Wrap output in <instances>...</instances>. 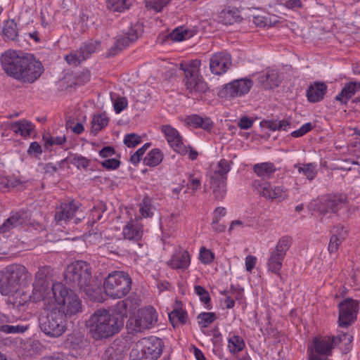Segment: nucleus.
<instances>
[{
  "instance_id": "1",
  "label": "nucleus",
  "mask_w": 360,
  "mask_h": 360,
  "mask_svg": "<svg viewBox=\"0 0 360 360\" xmlns=\"http://www.w3.org/2000/svg\"><path fill=\"white\" fill-rule=\"evenodd\" d=\"M35 285L34 300H42L48 310H56L65 317L71 318L82 311V302L77 295L72 292L64 284L55 283L51 288H48L46 280V292H41L42 288Z\"/></svg>"
},
{
  "instance_id": "2",
  "label": "nucleus",
  "mask_w": 360,
  "mask_h": 360,
  "mask_svg": "<svg viewBox=\"0 0 360 360\" xmlns=\"http://www.w3.org/2000/svg\"><path fill=\"white\" fill-rule=\"evenodd\" d=\"M86 328L95 340H103L118 333L123 327V320L105 309L96 310L88 319Z\"/></svg>"
},
{
  "instance_id": "3",
  "label": "nucleus",
  "mask_w": 360,
  "mask_h": 360,
  "mask_svg": "<svg viewBox=\"0 0 360 360\" xmlns=\"http://www.w3.org/2000/svg\"><path fill=\"white\" fill-rule=\"evenodd\" d=\"M200 60H192L180 64L184 72V84L189 98L199 99L207 90V85L200 73Z\"/></svg>"
},
{
  "instance_id": "4",
  "label": "nucleus",
  "mask_w": 360,
  "mask_h": 360,
  "mask_svg": "<svg viewBox=\"0 0 360 360\" xmlns=\"http://www.w3.org/2000/svg\"><path fill=\"white\" fill-rule=\"evenodd\" d=\"M231 163L227 160L221 159L210 165L207 176L214 198L217 200H221L226 195L227 174L231 169Z\"/></svg>"
},
{
  "instance_id": "5",
  "label": "nucleus",
  "mask_w": 360,
  "mask_h": 360,
  "mask_svg": "<svg viewBox=\"0 0 360 360\" xmlns=\"http://www.w3.org/2000/svg\"><path fill=\"white\" fill-rule=\"evenodd\" d=\"M161 339L156 337L143 338L136 342L130 352V360H156L162 352Z\"/></svg>"
},
{
  "instance_id": "6",
  "label": "nucleus",
  "mask_w": 360,
  "mask_h": 360,
  "mask_svg": "<svg viewBox=\"0 0 360 360\" xmlns=\"http://www.w3.org/2000/svg\"><path fill=\"white\" fill-rule=\"evenodd\" d=\"M105 294L112 299L126 296L131 288V279L128 274L115 271L108 275L103 282Z\"/></svg>"
},
{
  "instance_id": "7",
  "label": "nucleus",
  "mask_w": 360,
  "mask_h": 360,
  "mask_svg": "<svg viewBox=\"0 0 360 360\" xmlns=\"http://www.w3.org/2000/svg\"><path fill=\"white\" fill-rule=\"evenodd\" d=\"M27 272L25 266L13 264L0 271V293L9 296L19 289L20 281L25 279Z\"/></svg>"
},
{
  "instance_id": "8",
  "label": "nucleus",
  "mask_w": 360,
  "mask_h": 360,
  "mask_svg": "<svg viewBox=\"0 0 360 360\" xmlns=\"http://www.w3.org/2000/svg\"><path fill=\"white\" fill-rule=\"evenodd\" d=\"M44 273L40 269L36 274L35 281L33 284L32 294L25 292L23 289L19 288L14 292L7 297L6 303L11 304L13 308L20 311H25L28 307L30 302H37L40 300H34V293L35 291V285H39V288H42L41 292L44 295L46 292V278L43 277Z\"/></svg>"
},
{
  "instance_id": "9",
  "label": "nucleus",
  "mask_w": 360,
  "mask_h": 360,
  "mask_svg": "<svg viewBox=\"0 0 360 360\" xmlns=\"http://www.w3.org/2000/svg\"><path fill=\"white\" fill-rule=\"evenodd\" d=\"M158 315L153 307L139 309L129 319L127 326L133 333L150 329L157 325Z\"/></svg>"
},
{
  "instance_id": "10",
  "label": "nucleus",
  "mask_w": 360,
  "mask_h": 360,
  "mask_svg": "<svg viewBox=\"0 0 360 360\" xmlns=\"http://www.w3.org/2000/svg\"><path fill=\"white\" fill-rule=\"evenodd\" d=\"M49 311L47 315L39 319L40 329L50 338H58L67 330V318L54 309Z\"/></svg>"
},
{
  "instance_id": "11",
  "label": "nucleus",
  "mask_w": 360,
  "mask_h": 360,
  "mask_svg": "<svg viewBox=\"0 0 360 360\" xmlns=\"http://www.w3.org/2000/svg\"><path fill=\"white\" fill-rule=\"evenodd\" d=\"M65 278L67 281L77 283L81 290L86 291V287L91 281L89 264L82 260L72 262L65 271Z\"/></svg>"
},
{
  "instance_id": "12",
  "label": "nucleus",
  "mask_w": 360,
  "mask_h": 360,
  "mask_svg": "<svg viewBox=\"0 0 360 360\" xmlns=\"http://www.w3.org/2000/svg\"><path fill=\"white\" fill-rule=\"evenodd\" d=\"M253 186L261 196L273 202H281L288 197V190L283 185L258 180L254 181Z\"/></svg>"
},
{
  "instance_id": "13",
  "label": "nucleus",
  "mask_w": 360,
  "mask_h": 360,
  "mask_svg": "<svg viewBox=\"0 0 360 360\" xmlns=\"http://www.w3.org/2000/svg\"><path fill=\"white\" fill-rule=\"evenodd\" d=\"M337 338L330 336L314 338L308 346L309 360H326L331 355Z\"/></svg>"
},
{
  "instance_id": "14",
  "label": "nucleus",
  "mask_w": 360,
  "mask_h": 360,
  "mask_svg": "<svg viewBox=\"0 0 360 360\" xmlns=\"http://www.w3.org/2000/svg\"><path fill=\"white\" fill-rule=\"evenodd\" d=\"M345 196L328 195L319 198L310 203L309 208L320 215L336 212L345 203Z\"/></svg>"
},
{
  "instance_id": "15",
  "label": "nucleus",
  "mask_w": 360,
  "mask_h": 360,
  "mask_svg": "<svg viewBox=\"0 0 360 360\" xmlns=\"http://www.w3.org/2000/svg\"><path fill=\"white\" fill-rule=\"evenodd\" d=\"M132 209H124L122 214H126L129 218L122 228V235L125 240L139 242L143 236V225L141 222V217L135 216L132 217Z\"/></svg>"
},
{
  "instance_id": "16",
  "label": "nucleus",
  "mask_w": 360,
  "mask_h": 360,
  "mask_svg": "<svg viewBox=\"0 0 360 360\" xmlns=\"http://www.w3.org/2000/svg\"><path fill=\"white\" fill-rule=\"evenodd\" d=\"M43 70L41 62L32 58L26 57L23 65L18 70V74L15 79L24 82L32 83L40 77Z\"/></svg>"
},
{
  "instance_id": "17",
  "label": "nucleus",
  "mask_w": 360,
  "mask_h": 360,
  "mask_svg": "<svg viewBox=\"0 0 360 360\" xmlns=\"http://www.w3.org/2000/svg\"><path fill=\"white\" fill-rule=\"evenodd\" d=\"M338 308V325L341 327L347 328L356 319L359 303L353 299L347 298L340 302Z\"/></svg>"
},
{
  "instance_id": "18",
  "label": "nucleus",
  "mask_w": 360,
  "mask_h": 360,
  "mask_svg": "<svg viewBox=\"0 0 360 360\" xmlns=\"http://www.w3.org/2000/svg\"><path fill=\"white\" fill-rule=\"evenodd\" d=\"M25 58L21 52L8 50L1 56V64L7 75L15 78Z\"/></svg>"
},
{
  "instance_id": "19",
  "label": "nucleus",
  "mask_w": 360,
  "mask_h": 360,
  "mask_svg": "<svg viewBox=\"0 0 360 360\" xmlns=\"http://www.w3.org/2000/svg\"><path fill=\"white\" fill-rule=\"evenodd\" d=\"M169 146L179 154L188 153V146L177 129L169 124L162 125L160 128Z\"/></svg>"
},
{
  "instance_id": "20",
  "label": "nucleus",
  "mask_w": 360,
  "mask_h": 360,
  "mask_svg": "<svg viewBox=\"0 0 360 360\" xmlns=\"http://www.w3.org/2000/svg\"><path fill=\"white\" fill-rule=\"evenodd\" d=\"M231 65V56L225 52L217 53L210 59V70L214 75H220L225 73Z\"/></svg>"
},
{
  "instance_id": "21",
  "label": "nucleus",
  "mask_w": 360,
  "mask_h": 360,
  "mask_svg": "<svg viewBox=\"0 0 360 360\" xmlns=\"http://www.w3.org/2000/svg\"><path fill=\"white\" fill-rule=\"evenodd\" d=\"M252 85L253 82L250 79L242 78L226 84L225 89L226 94L230 96L238 97L248 94Z\"/></svg>"
},
{
  "instance_id": "22",
  "label": "nucleus",
  "mask_w": 360,
  "mask_h": 360,
  "mask_svg": "<svg viewBox=\"0 0 360 360\" xmlns=\"http://www.w3.org/2000/svg\"><path fill=\"white\" fill-rule=\"evenodd\" d=\"M348 236L347 229L342 226H337L333 228L330 237L328 250L330 255L336 254L342 243Z\"/></svg>"
},
{
  "instance_id": "23",
  "label": "nucleus",
  "mask_w": 360,
  "mask_h": 360,
  "mask_svg": "<svg viewBox=\"0 0 360 360\" xmlns=\"http://www.w3.org/2000/svg\"><path fill=\"white\" fill-rule=\"evenodd\" d=\"M174 269L186 270L191 265V255L185 250H179L174 252L167 262Z\"/></svg>"
},
{
  "instance_id": "24",
  "label": "nucleus",
  "mask_w": 360,
  "mask_h": 360,
  "mask_svg": "<svg viewBox=\"0 0 360 360\" xmlns=\"http://www.w3.org/2000/svg\"><path fill=\"white\" fill-rule=\"evenodd\" d=\"M142 32L143 28L141 25L136 24L129 29L128 32L124 33L122 35L117 37L115 44V48L121 50L129 46V43L136 41L139 38Z\"/></svg>"
},
{
  "instance_id": "25",
  "label": "nucleus",
  "mask_w": 360,
  "mask_h": 360,
  "mask_svg": "<svg viewBox=\"0 0 360 360\" xmlns=\"http://www.w3.org/2000/svg\"><path fill=\"white\" fill-rule=\"evenodd\" d=\"M186 125L193 128H200L206 131H211L214 127V122L208 117L193 114L184 119Z\"/></svg>"
},
{
  "instance_id": "26",
  "label": "nucleus",
  "mask_w": 360,
  "mask_h": 360,
  "mask_svg": "<svg viewBox=\"0 0 360 360\" xmlns=\"http://www.w3.org/2000/svg\"><path fill=\"white\" fill-rule=\"evenodd\" d=\"M257 79L265 89H272L278 86L280 78L276 70L268 69L265 72L259 73Z\"/></svg>"
},
{
  "instance_id": "27",
  "label": "nucleus",
  "mask_w": 360,
  "mask_h": 360,
  "mask_svg": "<svg viewBox=\"0 0 360 360\" xmlns=\"http://www.w3.org/2000/svg\"><path fill=\"white\" fill-rule=\"evenodd\" d=\"M327 90L326 85L323 82H316L311 84L307 91V96L309 101L316 103L321 101Z\"/></svg>"
},
{
  "instance_id": "28",
  "label": "nucleus",
  "mask_w": 360,
  "mask_h": 360,
  "mask_svg": "<svg viewBox=\"0 0 360 360\" xmlns=\"http://www.w3.org/2000/svg\"><path fill=\"white\" fill-rule=\"evenodd\" d=\"M77 210V205L73 202L62 203L58 209L55 219L58 222L70 219Z\"/></svg>"
},
{
  "instance_id": "29",
  "label": "nucleus",
  "mask_w": 360,
  "mask_h": 360,
  "mask_svg": "<svg viewBox=\"0 0 360 360\" xmlns=\"http://www.w3.org/2000/svg\"><path fill=\"white\" fill-rule=\"evenodd\" d=\"M91 45H84L81 48L79 52L71 53L66 55L65 58L67 63L70 65L77 66L81 61L86 59L87 56L94 53L95 50L91 48Z\"/></svg>"
},
{
  "instance_id": "30",
  "label": "nucleus",
  "mask_w": 360,
  "mask_h": 360,
  "mask_svg": "<svg viewBox=\"0 0 360 360\" xmlns=\"http://www.w3.org/2000/svg\"><path fill=\"white\" fill-rule=\"evenodd\" d=\"M179 220L178 213H169L163 215L160 219V226L162 232H170L177 229Z\"/></svg>"
},
{
  "instance_id": "31",
  "label": "nucleus",
  "mask_w": 360,
  "mask_h": 360,
  "mask_svg": "<svg viewBox=\"0 0 360 360\" xmlns=\"http://www.w3.org/2000/svg\"><path fill=\"white\" fill-rule=\"evenodd\" d=\"M360 90V82L347 83L341 92L336 96V100L342 103H346L357 91Z\"/></svg>"
},
{
  "instance_id": "32",
  "label": "nucleus",
  "mask_w": 360,
  "mask_h": 360,
  "mask_svg": "<svg viewBox=\"0 0 360 360\" xmlns=\"http://www.w3.org/2000/svg\"><path fill=\"white\" fill-rule=\"evenodd\" d=\"M245 347L243 338L233 333H229L227 337V348L229 352L234 355L242 352Z\"/></svg>"
},
{
  "instance_id": "33",
  "label": "nucleus",
  "mask_w": 360,
  "mask_h": 360,
  "mask_svg": "<svg viewBox=\"0 0 360 360\" xmlns=\"http://www.w3.org/2000/svg\"><path fill=\"white\" fill-rule=\"evenodd\" d=\"M11 129L14 133L23 137H27L30 136L34 131V125L28 120H20L13 122L11 125Z\"/></svg>"
},
{
  "instance_id": "34",
  "label": "nucleus",
  "mask_w": 360,
  "mask_h": 360,
  "mask_svg": "<svg viewBox=\"0 0 360 360\" xmlns=\"http://www.w3.org/2000/svg\"><path fill=\"white\" fill-rule=\"evenodd\" d=\"M196 34V30L189 29L185 26L175 28L170 34V38L174 41L180 42L189 39Z\"/></svg>"
},
{
  "instance_id": "35",
  "label": "nucleus",
  "mask_w": 360,
  "mask_h": 360,
  "mask_svg": "<svg viewBox=\"0 0 360 360\" xmlns=\"http://www.w3.org/2000/svg\"><path fill=\"white\" fill-rule=\"evenodd\" d=\"M124 356V347L113 343L105 349L102 356V360H123Z\"/></svg>"
},
{
  "instance_id": "36",
  "label": "nucleus",
  "mask_w": 360,
  "mask_h": 360,
  "mask_svg": "<svg viewBox=\"0 0 360 360\" xmlns=\"http://www.w3.org/2000/svg\"><path fill=\"white\" fill-rule=\"evenodd\" d=\"M285 257L271 251L267 261V269L269 271L279 276Z\"/></svg>"
},
{
  "instance_id": "37",
  "label": "nucleus",
  "mask_w": 360,
  "mask_h": 360,
  "mask_svg": "<svg viewBox=\"0 0 360 360\" xmlns=\"http://www.w3.org/2000/svg\"><path fill=\"white\" fill-rule=\"evenodd\" d=\"M162 152L158 148H154L145 156L143 163L149 167H156L162 162Z\"/></svg>"
},
{
  "instance_id": "38",
  "label": "nucleus",
  "mask_w": 360,
  "mask_h": 360,
  "mask_svg": "<svg viewBox=\"0 0 360 360\" xmlns=\"http://www.w3.org/2000/svg\"><path fill=\"white\" fill-rule=\"evenodd\" d=\"M169 319L174 327H177L187 322L188 314L182 309H174L169 314Z\"/></svg>"
},
{
  "instance_id": "39",
  "label": "nucleus",
  "mask_w": 360,
  "mask_h": 360,
  "mask_svg": "<svg viewBox=\"0 0 360 360\" xmlns=\"http://www.w3.org/2000/svg\"><path fill=\"white\" fill-rule=\"evenodd\" d=\"M254 172L261 177H269L276 170L275 165L271 162H262L256 164L253 167Z\"/></svg>"
},
{
  "instance_id": "40",
  "label": "nucleus",
  "mask_w": 360,
  "mask_h": 360,
  "mask_svg": "<svg viewBox=\"0 0 360 360\" xmlns=\"http://www.w3.org/2000/svg\"><path fill=\"white\" fill-rule=\"evenodd\" d=\"M194 292L205 309H212L211 298L208 291L205 288L196 285L194 286Z\"/></svg>"
},
{
  "instance_id": "41",
  "label": "nucleus",
  "mask_w": 360,
  "mask_h": 360,
  "mask_svg": "<svg viewBox=\"0 0 360 360\" xmlns=\"http://www.w3.org/2000/svg\"><path fill=\"white\" fill-rule=\"evenodd\" d=\"M202 180V174L200 172L196 171L189 175L187 184V188L193 193L201 188V182Z\"/></svg>"
},
{
  "instance_id": "42",
  "label": "nucleus",
  "mask_w": 360,
  "mask_h": 360,
  "mask_svg": "<svg viewBox=\"0 0 360 360\" xmlns=\"http://www.w3.org/2000/svg\"><path fill=\"white\" fill-rule=\"evenodd\" d=\"M22 224V220L18 214L9 217L0 227V233H5L17 228Z\"/></svg>"
},
{
  "instance_id": "43",
  "label": "nucleus",
  "mask_w": 360,
  "mask_h": 360,
  "mask_svg": "<svg viewBox=\"0 0 360 360\" xmlns=\"http://www.w3.org/2000/svg\"><path fill=\"white\" fill-rule=\"evenodd\" d=\"M109 122V119L104 113L95 115L91 122L93 131L98 132L105 128Z\"/></svg>"
},
{
  "instance_id": "44",
  "label": "nucleus",
  "mask_w": 360,
  "mask_h": 360,
  "mask_svg": "<svg viewBox=\"0 0 360 360\" xmlns=\"http://www.w3.org/2000/svg\"><path fill=\"white\" fill-rule=\"evenodd\" d=\"M291 243L292 239L290 237L287 236H283L278 240L275 248L271 251L285 257L286 252L290 248Z\"/></svg>"
},
{
  "instance_id": "45",
  "label": "nucleus",
  "mask_w": 360,
  "mask_h": 360,
  "mask_svg": "<svg viewBox=\"0 0 360 360\" xmlns=\"http://www.w3.org/2000/svg\"><path fill=\"white\" fill-rule=\"evenodd\" d=\"M217 319L214 312H201L197 316V321L201 328H206Z\"/></svg>"
},
{
  "instance_id": "46",
  "label": "nucleus",
  "mask_w": 360,
  "mask_h": 360,
  "mask_svg": "<svg viewBox=\"0 0 360 360\" xmlns=\"http://www.w3.org/2000/svg\"><path fill=\"white\" fill-rule=\"evenodd\" d=\"M3 34L9 39H14L18 36L17 25L13 20H6L4 22Z\"/></svg>"
},
{
  "instance_id": "47",
  "label": "nucleus",
  "mask_w": 360,
  "mask_h": 360,
  "mask_svg": "<svg viewBox=\"0 0 360 360\" xmlns=\"http://www.w3.org/2000/svg\"><path fill=\"white\" fill-rule=\"evenodd\" d=\"M129 5L128 0H107V8L113 12H123Z\"/></svg>"
},
{
  "instance_id": "48",
  "label": "nucleus",
  "mask_w": 360,
  "mask_h": 360,
  "mask_svg": "<svg viewBox=\"0 0 360 360\" xmlns=\"http://www.w3.org/2000/svg\"><path fill=\"white\" fill-rule=\"evenodd\" d=\"M139 212L143 218H150L154 214V207L150 199L145 198L139 205Z\"/></svg>"
},
{
  "instance_id": "49",
  "label": "nucleus",
  "mask_w": 360,
  "mask_h": 360,
  "mask_svg": "<svg viewBox=\"0 0 360 360\" xmlns=\"http://www.w3.org/2000/svg\"><path fill=\"white\" fill-rule=\"evenodd\" d=\"M215 258L214 252L205 247H201L199 250L198 259L205 265L211 264Z\"/></svg>"
},
{
  "instance_id": "50",
  "label": "nucleus",
  "mask_w": 360,
  "mask_h": 360,
  "mask_svg": "<svg viewBox=\"0 0 360 360\" xmlns=\"http://www.w3.org/2000/svg\"><path fill=\"white\" fill-rule=\"evenodd\" d=\"M68 161L78 169H86L89 165V160L79 155H72L68 158Z\"/></svg>"
},
{
  "instance_id": "51",
  "label": "nucleus",
  "mask_w": 360,
  "mask_h": 360,
  "mask_svg": "<svg viewBox=\"0 0 360 360\" xmlns=\"http://www.w3.org/2000/svg\"><path fill=\"white\" fill-rule=\"evenodd\" d=\"M111 100L116 114H120L128 106V101L124 97L111 95Z\"/></svg>"
},
{
  "instance_id": "52",
  "label": "nucleus",
  "mask_w": 360,
  "mask_h": 360,
  "mask_svg": "<svg viewBox=\"0 0 360 360\" xmlns=\"http://www.w3.org/2000/svg\"><path fill=\"white\" fill-rule=\"evenodd\" d=\"M220 18L224 24H233L236 22L239 18L238 13L236 11H231L230 9L224 10L221 13Z\"/></svg>"
},
{
  "instance_id": "53",
  "label": "nucleus",
  "mask_w": 360,
  "mask_h": 360,
  "mask_svg": "<svg viewBox=\"0 0 360 360\" xmlns=\"http://www.w3.org/2000/svg\"><path fill=\"white\" fill-rule=\"evenodd\" d=\"M299 173L304 174L307 179L311 180L316 175V165L314 163H308L298 167Z\"/></svg>"
},
{
  "instance_id": "54",
  "label": "nucleus",
  "mask_w": 360,
  "mask_h": 360,
  "mask_svg": "<svg viewBox=\"0 0 360 360\" xmlns=\"http://www.w3.org/2000/svg\"><path fill=\"white\" fill-rule=\"evenodd\" d=\"M291 122L289 119L274 121L269 124L270 129L273 131H288L290 128Z\"/></svg>"
},
{
  "instance_id": "55",
  "label": "nucleus",
  "mask_w": 360,
  "mask_h": 360,
  "mask_svg": "<svg viewBox=\"0 0 360 360\" xmlns=\"http://www.w3.org/2000/svg\"><path fill=\"white\" fill-rule=\"evenodd\" d=\"M253 22L258 27H271L276 25L278 20H276V17L271 20L267 17L257 15L254 17Z\"/></svg>"
},
{
  "instance_id": "56",
  "label": "nucleus",
  "mask_w": 360,
  "mask_h": 360,
  "mask_svg": "<svg viewBox=\"0 0 360 360\" xmlns=\"http://www.w3.org/2000/svg\"><path fill=\"white\" fill-rule=\"evenodd\" d=\"M123 141L128 148H134L141 142V137L134 133L128 134L124 136Z\"/></svg>"
},
{
  "instance_id": "57",
  "label": "nucleus",
  "mask_w": 360,
  "mask_h": 360,
  "mask_svg": "<svg viewBox=\"0 0 360 360\" xmlns=\"http://www.w3.org/2000/svg\"><path fill=\"white\" fill-rule=\"evenodd\" d=\"M169 1L170 0H148L146 1V7L160 12Z\"/></svg>"
},
{
  "instance_id": "58",
  "label": "nucleus",
  "mask_w": 360,
  "mask_h": 360,
  "mask_svg": "<svg viewBox=\"0 0 360 360\" xmlns=\"http://www.w3.org/2000/svg\"><path fill=\"white\" fill-rule=\"evenodd\" d=\"M127 304L124 301L119 302L114 308V311L111 314L120 317L124 321V317L127 316Z\"/></svg>"
},
{
  "instance_id": "59",
  "label": "nucleus",
  "mask_w": 360,
  "mask_h": 360,
  "mask_svg": "<svg viewBox=\"0 0 360 360\" xmlns=\"http://www.w3.org/2000/svg\"><path fill=\"white\" fill-rule=\"evenodd\" d=\"M313 124L311 122H307L302 124L298 129L293 131L291 133L292 136L298 138L304 136L307 132L313 129Z\"/></svg>"
},
{
  "instance_id": "60",
  "label": "nucleus",
  "mask_w": 360,
  "mask_h": 360,
  "mask_svg": "<svg viewBox=\"0 0 360 360\" xmlns=\"http://www.w3.org/2000/svg\"><path fill=\"white\" fill-rule=\"evenodd\" d=\"M330 338H337L335 342H334V347L341 342H344L346 345H349L353 340V336L347 333H342L338 336H331Z\"/></svg>"
},
{
  "instance_id": "61",
  "label": "nucleus",
  "mask_w": 360,
  "mask_h": 360,
  "mask_svg": "<svg viewBox=\"0 0 360 360\" xmlns=\"http://www.w3.org/2000/svg\"><path fill=\"white\" fill-rule=\"evenodd\" d=\"M101 165L107 169L113 170L117 169L120 167V162L116 158H108L104 160Z\"/></svg>"
},
{
  "instance_id": "62",
  "label": "nucleus",
  "mask_w": 360,
  "mask_h": 360,
  "mask_svg": "<svg viewBox=\"0 0 360 360\" xmlns=\"http://www.w3.org/2000/svg\"><path fill=\"white\" fill-rule=\"evenodd\" d=\"M257 263V258L255 256L249 255L245 259V271L250 273L256 266Z\"/></svg>"
},
{
  "instance_id": "63",
  "label": "nucleus",
  "mask_w": 360,
  "mask_h": 360,
  "mask_svg": "<svg viewBox=\"0 0 360 360\" xmlns=\"http://www.w3.org/2000/svg\"><path fill=\"white\" fill-rule=\"evenodd\" d=\"M247 224L243 220H233L231 222L229 227V232L239 231L247 226Z\"/></svg>"
},
{
  "instance_id": "64",
  "label": "nucleus",
  "mask_w": 360,
  "mask_h": 360,
  "mask_svg": "<svg viewBox=\"0 0 360 360\" xmlns=\"http://www.w3.org/2000/svg\"><path fill=\"white\" fill-rule=\"evenodd\" d=\"M221 295L224 296V299L223 300V304L225 305L226 309H232L235 306V301L229 294L228 291H222L220 292Z\"/></svg>"
}]
</instances>
